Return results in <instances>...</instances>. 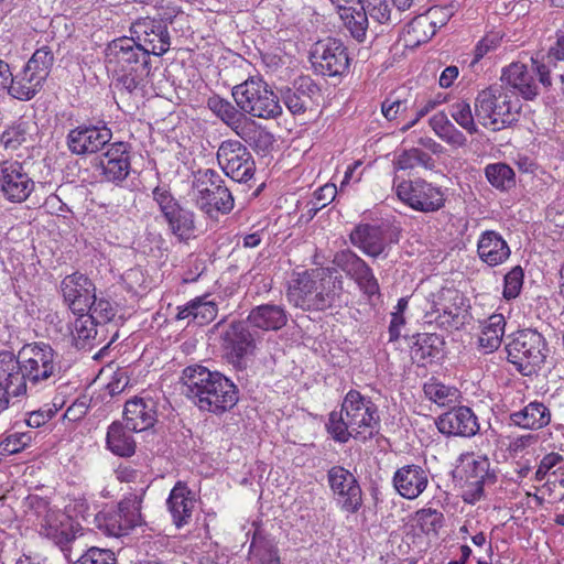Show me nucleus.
Returning <instances> with one entry per match:
<instances>
[{"label": "nucleus", "instance_id": "obj_4", "mask_svg": "<svg viewBox=\"0 0 564 564\" xmlns=\"http://www.w3.org/2000/svg\"><path fill=\"white\" fill-rule=\"evenodd\" d=\"M105 63L116 78V86L129 94L143 87L151 72L150 54L127 36L107 45Z\"/></svg>", "mask_w": 564, "mask_h": 564}, {"label": "nucleus", "instance_id": "obj_61", "mask_svg": "<svg viewBox=\"0 0 564 564\" xmlns=\"http://www.w3.org/2000/svg\"><path fill=\"white\" fill-rule=\"evenodd\" d=\"M440 139L453 147H464L467 142L466 137L451 121L437 134Z\"/></svg>", "mask_w": 564, "mask_h": 564}, {"label": "nucleus", "instance_id": "obj_57", "mask_svg": "<svg viewBox=\"0 0 564 564\" xmlns=\"http://www.w3.org/2000/svg\"><path fill=\"white\" fill-rule=\"evenodd\" d=\"M502 40V34L499 31H491L487 33L476 45L475 55L471 64L479 62L489 52L496 50Z\"/></svg>", "mask_w": 564, "mask_h": 564}, {"label": "nucleus", "instance_id": "obj_41", "mask_svg": "<svg viewBox=\"0 0 564 564\" xmlns=\"http://www.w3.org/2000/svg\"><path fill=\"white\" fill-rule=\"evenodd\" d=\"M464 297L458 291L452 289H443L437 294V300L433 303V312L438 316L446 317V322L454 321L460 314V306Z\"/></svg>", "mask_w": 564, "mask_h": 564}, {"label": "nucleus", "instance_id": "obj_22", "mask_svg": "<svg viewBox=\"0 0 564 564\" xmlns=\"http://www.w3.org/2000/svg\"><path fill=\"white\" fill-rule=\"evenodd\" d=\"M130 150L131 145L122 141L108 145L98 164L104 181L121 184L129 176L131 171Z\"/></svg>", "mask_w": 564, "mask_h": 564}, {"label": "nucleus", "instance_id": "obj_52", "mask_svg": "<svg viewBox=\"0 0 564 564\" xmlns=\"http://www.w3.org/2000/svg\"><path fill=\"white\" fill-rule=\"evenodd\" d=\"M443 513L435 509L426 508L416 512V521L421 530L426 533H437V530L443 524Z\"/></svg>", "mask_w": 564, "mask_h": 564}, {"label": "nucleus", "instance_id": "obj_3", "mask_svg": "<svg viewBox=\"0 0 564 564\" xmlns=\"http://www.w3.org/2000/svg\"><path fill=\"white\" fill-rule=\"evenodd\" d=\"M379 424L377 405L359 391L350 390L343 400L341 409L329 413L326 427L336 442L346 443L358 435L362 438L371 436Z\"/></svg>", "mask_w": 564, "mask_h": 564}, {"label": "nucleus", "instance_id": "obj_30", "mask_svg": "<svg viewBox=\"0 0 564 564\" xmlns=\"http://www.w3.org/2000/svg\"><path fill=\"white\" fill-rule=\"evenodd\" d=\"M289 321V314L283 305L265 303L254 306L248 314L247 322L254 328L265 332H276Z\"/></svg>", "mask_w": 564, "mask_h": 564}, {"label": "nucleus", "instance_id": "obj_55", "mask_svg": "<svg viewBox=\"0 0 564 564\" xmlns=\"http://www.w3.org/2000/svg\"><path fill=\"white\" fill-rule=\"evenodd\" d=\"M391 0H366V12L375 21L383 24L391 21Z\"/></svg>", "mask_w": 564, "mask_h": 564}, {"label": "nucleus", "instance_id": "obj_7", "mask_svg": "<svg viewBox=\"0 0 564 564\" xmlns=\"http://www.w3.org/2000/svg\"><path fill=\"white\" fill-rule=\"evenodd\" d=\"M507 359L522 376L536 373L546 359L547 344L535 329L525 328L512 335L506 345Z\"/></svg>", "mask_w": 564, "mask_h": 564}, {"label": "nucleus", "instance_id": "obj_44", "mask_svg": "<svg viewBox=\"0 0 564 564\" xmlns=\"http://www.w3.org/2000/svg\"><path fill=\"white\" fill-rule=\"evenodd\" d=\"M423 391L430 401L438 404L440 406L451 405L459 397V391L456 388L445 386L435 379H431L424 383Z\"/></svg>", "mask_w": 564, "mask_h": 564}, {"label": "nucleus", "instance_id": "obj_6", "mask_svg": "<svg viewBox=\"0 0 564 564\" xmlns=\"http://www.w3.org/2000/svg\"><path fill=\"white\" fill-rule=\"evenodd\" d=\"M232 98L247 117L276 119L282 115L279 97L262 78L250 77L236 85L231 90Z\"/></svg>", "mask_w": 564, "mask_h": 564}, {"label": "nucleus", "instance_id": "obj_13", "mask_svg": "<svg viewBox=\"0 0 564 564\" xmlns=\"http://www.w3.org/2000/svg\"><path fill=\"white\" fill-rule=\"evenodd\" d=\"M217 161L225 174L235 182L246 183L253 177L254 160L240 141H223L217 151Z\"/></svg>", "mask_w": 564, "mask_h": 564}, {"label": "nucleus", "instance_id": "obj_20", "mask_svg": "<svg viewBox=\"0 0 564 564\" xmlns=\"http://www.w3.org/2000/svg\"><path fill=\"white\" fill-rule=\"evenodd\" d=\"M336 502L344 511L355 513L362 505L361 488L356 477L341 466H334L327 474Z\"/></svg>", "mask_w": 564, "mask_h": 564}, {"label": "nucleus", "instance_id": "obj_11", "mask_svg": "<svg viewBox=\"0 0 564 564\" xmlns=\"http://www.w3.org/2000/svg\"><path fill=\"white\" fill-rule=\"evenodd\" d=\"M19 356L28 384H43L59 372L57 354L48 344H26L19 350Z\"/></svg>", "mask_w": 564, "mask_h": 564}, {"label": "nucleus", "instance_id": "obj_37", "mask_svg": "<svg viewBox=\"0 0 564 564\" xmlns=\"http://www.w3.org/2000/svg\"><path fill=\"white\" fill-rule=\"evenodd\" d=\"M207 108L235 133L247 120V117L237 105L231 104L229 100L218 95H214L207 99Z\"/></svg>", "mask_w": 564, "mask_h": 564}, {"label": "nucleus", "instance_id": "obj_32", "mask_svg": "<svg viewBox=\"0 0 564 564\" xmlns=\"http://www.w3.org/2000/svg\"><path fill=\"white\" fill-rule=\"evenodd\" d=\"M354 246L360 248L370 257H379L387 248L384 230L379 226L362 224L357 226L350 234Z\"/></svg>", "mask_w": 564, "mask_h": 564}, {"label": "nucleus", "instance_id": "obj_48", "mask_svg": "<svg viewBox=\"0 0 564 564\" xmlns=\"http://www.w3.org/2000/svg\"><path fill=\"white\" fill-rule=\"evenodd\" d=\"M449 115L455 122L466 130L469 134L478 132L474 120L470 104L466 100H458L449 106Z\"/></svg>", "mask_w": 564, "mask_h": 564}, {"label": "nucleus", "instance_id": "obj_62", "mask_svg": "<svg viewBox=\"0 0 564 564\" xmlns=\"http://www.w3.org/2000/svg\"><path fill=\"white\" fill-rule=\"evenodd\" d=\"M406 108L405 100H391L388 98L381 105V112L387 120H394L400 113L404 112Z\"/></svg>", "mask_w": 564, "mask_h": 564}, {"label": "nucleus", "instance_id": "obj_53", "mask_svg": "<svg viewBox=\"0 0 564 564\" xmlns=\"http://www.w3.org/2000/svg\"><path fill=\"white\" fill-rule=\"evenodd\" d=\"M74 564H117V560L111 550L93 546L76 560Z\"/></svg>", "mask_w": 564, "mask_h": 564}, {"label": "nucleus", "instance_id": "obj_1", "mask_svg": "<svg viewBox=\"0 0 564 564\" xmlns=\"http://www.w3.org/2000/svg\"><path fill=\"white\" fill-rule=\"evenodd\" d=\"M183 393L202 411L221 414L238 402V389L231 380L204 366H188L182 373Z\"/></svg>", "mask_w": 564, "mask_h": 564}, {"label": "nucleus", "instance_id": "obj_5", "mask_svg": "<svg viewBox=\"0 0 564 564\" xmlns=\"http://www.w3.org/2000/svg\"><path fill=\"white\" fill-rule=\"evenodd\" d=\"M519 100L503 85H491L478 93L475 99V116L492 131H499L518 120Z\"/></svg>", "mask_w": 564, "mask_h": 564}, {"label": "nucleus", "instance_id": "obj_54", "mask_svg": "<svg viewBox=\"0 0 564 564\" xmlns=\"http://www.w3.org/2000/svg\"><path fill=\"white\" fill-rule=\"evenodd\" d=\"M523 270L520 265L512 268L505 275L503 297L506 300L516 299L522 289L523 284Z\"/></svg>", "mask_w": 564, "mask_h": 564}, {"label": "nucleus", "instance_id": "obj_47", "mask_svg": "<svg viewBox=\"0 0 564 564\" xmlns=\"http://www.w3.org/2000/svg\"><path fill=\"white\" fill-rule=\"evenodd\" d=\"M54 64V54L48 46L37 48L26 65L24 66L28 72H32L40 76L39 78L46 79L51 68Z\"/></svg>", "mask_w": 564, "mask_h": 564}, {"label": "nucleus", "instance_id": "obj_27", "mask_svg": "<svg viewBox=\"0 0 564 564\" xmlns=\"http://www.w3.org/2000/svg\"><path fill=\"white\" fill-rule=\"evenodd\" d=\"M319 96L321 89L310 76L299 77L293 87L282 91L283 102L293 115H303Z\"/></svg>", "mask_w": 564, "mask_h": 564}, {"label": "nucleus", "instance_id": "obj_18", "mask_svg": "<svg viewBox=\"0 0 564 564\" xmlns=\"http://www.w3.org/2000/svg\"><path fill=\"white\" fill-rule=\"evenodd\" d=\"M112 131L106 124H80L67 133L68 150L75 155H91L110 144Z\"/></svg>", "mask_w": 564, "mask_h": 564}, {"label": "nucleus", "instance_id": "obj_8", "mask_svg": "<svg viewBox=\"0 0 564 564\" xmlns=\"http://www.w3.org/2000/svg\"><path fill=\"white\" fill-rule=\"evenodd\" d=\"M552 74H555V69L550 64L531 58L530 65L514 62L505 67L500 79L524 99L533 100L540 94L541 86L551 88Z\"/></svg>", "mask_w": 564, "mask_h": 564}, {"label": "nucleus", "instance_id": "obj_31", "mask_svg": "<svg viewBox=\"0 0 564 564\" xmlns=\"http://www.w3.org/2000/svg\"><path fill=\"white\" fill-rule=\"evenodd\" d=\"M78 315L72 323L70 334L73 344L78 349L90 348L100 345L105 340L104 328L86 312L75 313Z\"/></svg>", "mask_w": 564, "mask_h": 564}, {"label": "nucleus", "instance_id": "obj_29", "mask_svg": "<svg viewBox=\"0 0 564 564\" xmlns=\"http://www.w3.org/2000/svg\"><path fill=\"white\" fill-rule=\"evenodd\" d=\"M196 498L192 489L184 481H177L166 500L172 521L177 528L188 524L195 508Z\"/></svg>", "mask_w": 564, "mask_h": 564}, {"label": "nucleus", "instance_id": "obj_50", "mask_svg": "<svg viewBox=\"0 0 564 564\" xmlns=\"http://www.w3.org/2000/svg\"><path fill=\"white\" fill-rule=\"evenodd\" d=\"M86 313L91 316L96 323L105 328V325L112 321L117 314L116 306L108 300L96 297L91 300Z\"/></svg>", "mask_w": 564, "mask_h": 564}, {"label": "nucleus", "instance_id": "obj_16", "mask_svg": "<svg viewBox=\"0 0 564 564\" xmlns=\"http://www.w3.org/2000/svg\"><path fill=\"white\" fill-rule=\"evenodd\" d=\"M314 68L324 76H343L348 72L350 58L340 40L328 37L318 41L311 54Z\"/></svg>", "mask_w": 564, "mask_h": 564}, {"label": "nucleus", "instance_id": "obj_25", "mask_svg": "<svg viewBox=\"0 0 564 564\" xmlns=\"http://www.w3.org/2000/svg\"><path fill=\"white\" fill-rule=\"evenodd\" d=\"M123 419L129 432H142L158 420V403L151 397H134L124 404Z\"/></svg>", "mask_w": 564, "mask_h": 564}, {"label": "nucleus", "instance_id": "obj_14", "mask_svg": "<svg viewBox=\"0 0 564 564\" xmlns=\"http://www.w3.org/2000/svg\"><path fill=\"white\" fill-rule=\"evenodd\" d=\"M395 192L403 203L423 213L436 212L445 204L443 191L422 178L403 181L397 185Z\"/></svg>", "mask_w": 564, "mask_h": 564}, {"label": "nucleus", "instance_id": "obj_33", "mask_svg": "<svg viewBox=\"0 0 564 564\" xmlns=\"http://www.w3.org/2000/svg\"><path fill=\"white\" fill-rule=\"evenodd\" d=\"M477 253L481 261L496 267L510 257V248L500 234L487 230L478 239Z\"/></svg>", "mask_w": 564, "mask_h": 564}, {"label": "nucleus", "instance_id": "obj_60", "mask_svg": "<svg viewBox=\"0 0 564 564\" xmlns=\"http://www.w3.org/2000/svg\"><path fill=\"white\" fill-rule=\"evenodd\" d=\"M90 399L87 395L77 398L64 413V417L70 422H77L82 420L89 409Z\"/></svg>", "mask_w": 564, "mask_h": 564}, {"label": "nucleus", "instance_id": "obj_42", "mask_svg": "<svg viewBox=\"0 0 564 564\" xmlns=\"http://www.w3.org/2000/svg\"><path fill=\"white\" fill-rule=\"evenodd\" d=\"M340 18L350 35L358 42H364L368 30V14L365 6L343 9Z\"/></svg>", "mask_w": 564, "mask_h": 564}, {"label": "nucleus", "instance_id": "obj_34", "mask_svg": "<svg viewBox=\"0 0 564 564\" xmlns=\"http://www.w3.org/2000/svg\"><path fill=\"white\" fill-rule=\"evenodd\" d=\"M510 422L524 430L536 431L551 422L550 409L540 401H532L519 411L510 414Z\"/></svg>", "mask_w": 564, "mask_h": 564}, {"label": "nucleus", "instance_id": "obj_19", "mask_svg": "<svg viewBox=\"0 0 564 564\" xmlns=\"http://www.w3.org/2000/svg\"><path fill=\"white\" fill-rule=\"evenodd\" d=\"M34 181L17 160L0 162V193L10 202L22 203L34 191Z\"/></svg>", "mask_w": 564, "mask_h": 564}, {"label": "nucleus", "instance_id": "obj_40", "mask_svg": "<svg viewBox=\"0 0 564 564\" xmlns=\"http://www.w3.org/2000/svg\"><path fill=\"white\" fill-rule=\"evenodd\" d=\"M127 427L120 422H113L107 432V446L116 455L122 457L132 456L135 452V442Z\"/></svg>", "mask_w": 564, "mask_h": 564}, {"label": "nucleus", "instance_id": "obj_21", "mask_svg": "<svg viewBox=\"0 0 564 564\" xmlns=\"http://www.w3.org/2000/svg\"><path fill=\"white\" fill-rule=\"evenodd\" d=\"M249 326L247 321L232 322L221 333L223 347L234 365L240 366L257 348V338Z\"/></svg>", "mask_w": 564, "mask_h": 564}, {"label": "nucleus", "instance_id": "obj_17", "mask_svg": "<svg viewBox=\"0 0 564 564\" xmlns=\"http://www.w3.org/2000/svg\"><path fill=\"white\" fill-rule=\"evenodd\" d=\"M130 32V39L150 55L162 56L170 50L171 37L163 20L141 18L132 23Z\"/></svg>", "mask_w": 564, "mask_h": 564}, {"label": "nucleus", "instance_id": "obj_56", "mask_svg": "<svg viewBox=\"0 0 564 564\" xmlns=\"http://www.w3.org/2000/svg\"><path fill=\"white\" fill-rule=\"evenodd\" d=\"M364 294L369 297L379 293V283L369 265L361 269L355 276L351 278Z\"/></svg>", "mask_w": 564, "mask_h": 564}, {"label": "nucleus", "instance_id": "obj_26", "mask_svg": "<svg viewBox=\"0 0 564 564\" xmlns=\"http://www.w3.org/2000/svg\"><path fill=\"white\" fill-rule=\"evenodd\" d=\"M490 463L484 456H470L463 466L465 475L464 499L467 502L480 500L484 496V485L486 480H495V476L489 474Z\"/></svg>", "mask_w": 564, "mask_h": 564}, {"label": "nucleus", "instance_id": "obj_28", "mask_svg": "<svg viewBox=\"0 0 564 564\" xmlns=\"http://www.w3.org/2000/svg\"><path fill=\"white\" fill-rule=\"evenodd\" d=\"M392 481L400 496L412 500L426 489L429 473L420 465H404L395 470Z\"/></svg>", "mask_w": 564, "mask_h": 564}, {"label": "nucleus", "instance_id": "obj_46", "mask_svg": "<svg viewBox=\"0 0 564 564\" xmlns=\"http://www.w3.org/2000/svg\"><path fill=\"white\" fill-rule=\"evenodd\" d=\"M488 182L499 191H509L516 185L513 170L506 163L489 164L485 169Z\"/></svg>", "mask_w": 564, "mask_h": 564}, {"label": "nucleus", "instance_id": "obj_10", "mask_svg": "<svg viewBox=\"0 0 564 564\" xmlns=\"http://www.w3.org/2000/svg\"><path fill=\"white\" fill-rule=\"evenodd\" d=\"M193 187L196 205L209 216L214 212L228 214L234 208V197L216 171L199 170L194 176Z\"/></svg>", "mask_w": 564, "mask_h": 564}, {"label": "nucleus", "instance_id": "obj_63", "mask_svg": "<svg viewBox=\"0 0 564 564\" xmlns=\"http://www.w3.org/2000/svg\"><path fill=\"white\" fill-rule=\"evenodd\" d=\"M562 460H563V457L557 453H551V454L545 455L542 458V460L535 471V476H534L535 480L536 481L543 480L545 478L547 471L550 469H552L553 467H555Z\"/></svg>", "mask_w": 564, "mask_h": 564}, {"label": "nucleus", "instance_id": "obj_45", "mask_svg": "<svg viewBox=\"0 0 564 564\" xmlns=\"http://www.w3.org/2000/svg\"><path fill=\"white\" fill-rule=\"evenodd\" d=\"M250 557L260 564H280L278 550L269 539L254 534L250 545Z\"/></svg>", "mask_w": 564, "mask_h": 564}, {"label": "nucleus", "instance_id": "obj_36", "mask_svg": "<svg viewBox=\"0 0 564 564\" xmlns=\"http://www.w3.org/2000/svg\"><path fill=\"white\" fill-rule=\"evenodd\" d=\"M39 77L34 73L28 72L25 67L17 75L11 73L7 93L15 99L30 100L37 94L45 82Z\"/></svg>", "mask_w": 564, "mask_h": 564}, {"label": "nucleus", "instance_id": "obj_58", "mask_svg": "<svg viewBox=\"0 0 564 564\" xmlns=\"http://www.w3.org/2000/svg\"><path fill=\"white\" fill-rule=\"evenodd\" d=\"M337 194V188L334 184H325L314 193V200L310 204L312 206L308 209L311 217H313L319 209L324 208L330 202L334 200Z\"/></svg>", "mask_w": 564, "mask_h": 564}, {"label": "nucleus", "instance_id": "obj_12", "mask_svg": "<svg viewBox=\"0 0 564 564\" xmlns=\"http://www.w3.org/2000/svg\"><path fill=\"white\" fill-rule=\"evenodd\" d=\"M156 202L171 232L181 241L196 237L195 214L183 207L166 187L156 186L153 192Z\"/></svg>", "mask_w": 564, "mask_h": 564}, {"label": "nucleus", "instance_id": "obj_15", "mask_svg": "<svg viewBox=\"0 0 564 564\" xmlns=\"http://www.w3.org/2000/svg\"><path fill=\"white\" fill-rule=\"evenodd\" d=\"M19 352L0 350V412L10 406L11 398L25 395L28 383Z\"/></svg>", "mask_w": 564, "mask_h": 564}, {"label": "nucleus", "instance_id": "obj_35", "mask_svg": "<svg viewBox=\"0 0 564 564\" xmlns=\"http://www.w3.org/2000/svg\"><path fill=\"white\" fill-rule=\"evenodd\" d=\"M217 312V304L215 301L209 300L208 295L198 296L191 300L184 306L177 307L176 319H188L198 325H205L216 318Z\"/></svg>", "mask_w": 564, "mask_h": 564}, {"label": "nucleus", "instance_id": "obj_49", "mask_svg": "<svg viewBox=\"0 0 564 564\" xmlns=\"http://www.w3.org/2000/svg\"><path fill=\"white\" fill-rule=\"evenodd\" d=\"M397 164L401 170H410L417 166L431 169L434 164V161L430 153L416 148H412L399 155Z\"/></svg>", "mask_w": 564, "mask_h": 564}, {"label": "nucleus", "instance_id": "obj_24", "mask_svg": "<svg viewBox=\"0 0 564 564\" xmlns=\"http://www.w3.org/2000/svg\"><path fill=\"white\" fill-rule=\"evenodd\" d=\"M61 291L65 303L73 313H84L95 299V285L84 274L74 273L63 279Z\"/></svg>", "mask_w": 564, "mask_h": 564}, {"label": "nucleus", "instance_id": "obj_43", "mask_svg": "<svg viewBox=\"0 0 564 564\" xmlns=\"http://www.w3.org/2000/svg\"><path fill=\"white\" fill-rule=\"evenodd\" d=\"M34 129V123L21 120L2 132L0 142L4 149L14 151L31 139Z\"/></svg>", "mask_w": 564, "mask_h": 564}, {"label": "nucleus", "instance_id": "obj_9", "mask_svg": "<svg viewBox=\"0 0 564 564\" xmlns=\"http://www.w3.org/2000/svg\"><path fill=\"white\" fill-rule=\"evenodd\" d=\"M145 490L128 492L115 509L99 512L96 516L98 528L107 535L120 538L128 535L134 528L143 523L141 507Z\"/></svg>", "mask_w": 564, "mask_h": 564}, {"label": "nucleus", "instance_id": "obj_39", "mask_svg": "<svg viewBox=\"0 0 564 564\" xmlns=\"http://www.w3.org/2000/svg\"><path fill=\"white\" fill-rule=\"evenodd\" d=\"M236 134L246 141L256 151L267 153L274 143L271 132L247 118Z\"/></svg>", "mask_w": 564, "mask_h": 564}, {"label": "nucleus", "instance_id": "obj_2", "mask_svg": "<svg viewBox=\"0 0 564 564\" xmlns=\"http://www.w3.org/2000/svg\"><path fill=\"white\" fill-rule=\"evenodd\" d=\"M289 301L303 311H325L344 303V281L329 269H315L297 274L289 288Z\"/></svg>", "mask_w": 564, "mask_h": 564}, {"label": "nucleus", "instance_id": "obj_64", "mask_svg": "<svg viewBox=\"0 0 564 564\" xmlns=\"http://www.w3.org/2000/svg\"><path fill=\"white\" fill-rule=\"evenodd\" d=\"M46 535L52 539L57 545L61 546L62 551H66V546L75 539V535L65 529H57L50 527L46 530Z\"/></svg>", "mask_w": 564, "mask_h": 564}, {"label": "nucleus", "instance_id": "obj_51", "mask_svg": "<svg viewBox=\"0 0 564 564\" xmlns=\"http://www.w3.org/2000/svg\"><path fill=\"white\" fill-rule=\"evenodd\" d=\"M334 263L350 278L355 276L361 269L368 265L360 257L350 250L337 252Z\"/></svg>", "mask_w": 564, "mask_h": 564}, {"label": "nucleus", "instance_id": "obj_38", "mask_svg": "<svg viewBox=\"0 0 564 564\" xmlns=\"http://www.w3.org/2000/svg\"><path fill=\"white\" fill-rule=\"evenodd\" d=\"M506 319L502 314H492L481 324L478 345L485 354L496 351L505 335Z\"/></svg>", "mask_w": 564, "mask_h": 564}, {"label": "nucleus", "instance_id": "obj_59", "mask_svg": "<svg viewBox=\"0 0 564 564\" xmlns=\"http://www.w3.org/2000/svg\"><path fill=\"white\" fill-rule=\"evenodd\" d=\"M56 404H46L43 408L30 413L26 423L31 427H40L48 422L57 412Z\"/></svg>", "mask_w": 564, "mask_h": 564}, {"label": "nucleus", "instance_id": "obj_23", "mask_svg": "<svg viewBox=\"0 0 564 564\" xmlns=\"http://www.w3.org/2000/svg\"><path fill=\"white\" fill-rule=\"evenodd\" d=\"M435 424L440 433L446 436L470 437L479 431L477 416L470 408L463 405L441 414Z\"/></svg>", "mask_w": 564, "mask_h": 564}]
</instances>
